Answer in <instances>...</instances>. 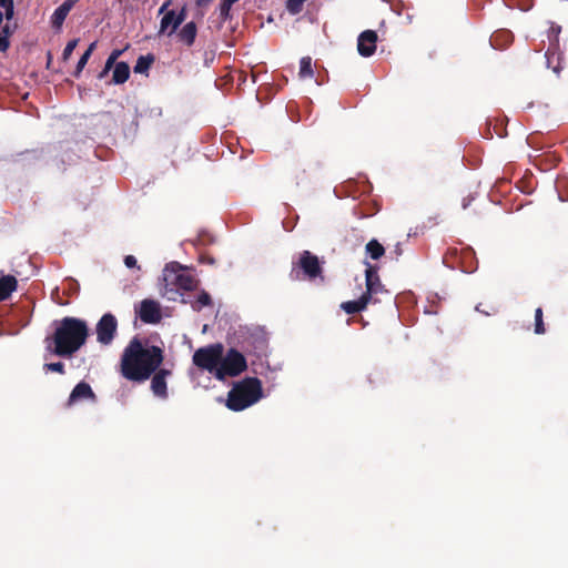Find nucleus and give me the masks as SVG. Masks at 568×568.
I'll use <instances>...</instances> for the list:
<instances>
[{
    "mask_svg": "<svg viewBox=\"0 0 568 568\" xmlns=\"http://www.w3.org/2000/svg\"><path fill=\"white\" fill-rule=\"evenodd\" d=\"M124 264L126 267H135L136 266V258L133 255H128L124 258Z\"/></svg>",
    "mask_w": 568,
    "mask_h": 568,
    "instance_id": "nucleus-30",
    "label": "nucleus"
},
{
    "mask_svg": "<svg viewBox=\"0 0 568 568\" xmlns=\"http://www.w3.org/2000/svg\"><path fill=\"white\" fill-rule=\"evenodd\" d=\"M124 50L115 49L111 52L110 57L118 60Z\"/></svg>",
    "mask_w": 568,
    "mask_h": 568,
    "instance_id": "nucleus-31",
    "label": "nucleus"
},
{
    "mask_svg": "<svg viewBox=\"0 0 568 568\" xmlns=\"http://www.w3.org/2000/svg\"><path fill=\"white\" fill-rule=\"evenodd\" d=\"M17 288V281L13 276L0 278V301L6 300Z\"/></svg>",
    "mask_w": 568,
    "mask_h": 568,
    "instance_id": "nucleus-17",
    "label": "nucleus"
},
{
    "mask_svg": "<svg viewBox=\"0 0 568 568\" xmlns=\"http://www.w3.org/2000/svg\"><path fill=\"white\" fill-rule=\"evenodd\" d=\"M90 51H85L82 57L80 58L78 64H77V70H75V75L78 77L82 70L84 69L85 64L88 63V60L90 59Z\"/></svg>",
    "mask_w": 568,
    "mask_h": 568,
    "instance_id": "nucleus-26",
    "label": "nucleus"
},
{
    "mask_svg": "<svg viewBox=\"0 0 568 568\" xmlns=\"http://www.w3.org/2000/svg\"><path fill=\"white\" fill-rule=\"evenodd\" d=\"M163 282L164 291L163 295L168 294V287L171 284H176L179 287L184 290H191L193 287V280L185 273L180 272V266L175 263L169 264L163 270Z\"/></svg>",
    "mask_w": 568,
    "mask_h": 568,
    "instance_id": "nucleus-7",
    "label": "nucleus"
},
{
    "mask_svg": "<svg viewBox=\"0 0 568 568\" xmlns=\"http://www.w3.org/2000/svg\"><path fill=\"white\" fill-rule=\"evenodd\" d=\"M306 0H287L286 8L292 14H296L302 10Z\"/></svg>",
    "mask_w": 568,
    "mask_h": 568,
    "instance_id": "nucleus-23",
    "label": "nucleus"
},
{
    "mask_svg": "<svg viewBox=\"0 0 568 568\" xmlns=\"http://www.w3.org/2000/svg\"><path fill=\"white\" fill-rule=\"evenodd\" d=\"M95 47H97V42H92V43L89 45V48H88V50H87V51H90V55H91V54H92V52L94 51Z\"/></svg>",
    "mask_w": 568,
    "mask_h": 568,
    "instance_id": "nucleus-33",
    "label": "nucleus"
},
{
    "mask_svg": "<svg viewBox=\"0 0 568 568\" xmlns=\"http://www.w3.org/2000/svg\"><path fill=\"white\" fill-rule=\"evenodd\" d=\"M153 62L152 57H140L136 61V64L134 65V72L136 73H143L149 70Z\"/></svg>",
    "mask_w": 568,
    "mask_h": 568,
    "instance_id": "nucleus-21",
    "label": "nucleus"
},
{
    "mask_svg": "<svg viewBox=\"0 0 568 568\" xmlns=\"http://www.w3.org/2000/svg\"><path fill=\"white\" fill-rule=\"evenodd\" d=\"M159 14H163L160 23V33L173 34L178 27L185 19V9H181L179 12L169 10V2L162 4L159 10Z\"/></svg>",
    "mask_w": 568,
    "mask_h": 568,
    "instance_id": "nucleus-8",
    "label": "nucleus"
},
{
    "mask_svg": "<svg viewBox=\"0 0 568 568\" xmlns=\"http://www.w3.org/2000/svg\"><path fill=\"white\" fill-rule=\"evenodd\" d=\"M193 363L219 381L240 375L246 369L245 357L236 349L224 351L222 344L201 347L193 355Z\"/></svg>",
    "mask_w": 568,
    "mask_h": 568,
    "instance_id": "nucleus-1",
    "label": "nucleus"
},
{
    "mask_svg": "<svg viewBox=\"0 0 568 568\" xmlns=\"http://www.w3.org/2000/svg\"><path fill=\"white\" fill-rule=\"evenodd\" d=\"M44 367L48 371H51V372H58V373H62L63 372V364L60 363V362L45 364Z\"/></svg>",
    "mask_w": 568,
    "mask_h": 568,
    "instance_id": "nucleus-29",
    "label": "nucleus"
},
{
    "mask_svg": "<svg viewBox=\"0 0 568 568\" xmlns=\"http://www.w3.org/2000/svg\"><path fill=\"white\" fill-rule=\"evenodd\" d=\"M78 42L79 40L78 39H74V40H71L67 43L64 50H63V53H62V59L64 61H68L70 59V57L72 55L74 49L77 48L78 45Z\"/></svg>",
    "mask_w": 568,
    "mask_h": 568,
    "instance_id": "nucleus-24",
    "label": "nucleus"
},
{
    "mask_svg": "<svg viewBox=\"0 0 568 568\" xmlns=\"http://www.w3.org/2000/svg\"><path fill=\"white\" fill-rule=\"evenodd\" d=\"M366 252L373 260H378L384 255L385 250L376 240H372L366 244Z\"/></svg>",
    "mask_w": 568,
    "mask_h": 568,
    "instance_id": "nucleus-19",
    "label": "nucleus"
},
{
    "mask_svg": "<svg viewBox=\"0 0 568 568\" xmlns=\"http://www.w3.org/2000/svg\"><path fill=\"white\" fill-rule=\"evenodd\" d=\"M298 75L301 79L313 77L312 59L310 57L302 58Z\"/></svg>",
    "mask_w": 568,
    "mask_h": 568,
    "instance_id": "nucleus-20",
    "label": "nucleus"
},
{
    "mask_svg": "<svg viewBox=\"0 0 568 568\" xmlns=\"http://www.w3.org/2000/svg\"><path fill=\"white\" fill-rule=\"evenodd\" d=\"M115 62H116V60L109 55V58L105 62L104 69L100 73V78H103L112 68L114 69V65L116 64Z\"/></svg>",
    "mask_w": 568,
    "mask_h": 568,
    "instance_id": "nucleus-28",
    "label": "nucleus"
},
{
    "mask_svg": "<svg viewBox=\"0 0 568 568\" xmlns=\"http://www.w3.org/2000/svg\"><path fill=\"white\" fill-rule=\"evenodd\" d=\"M239 0H223L220 4V17L226 20L230 17L232 6Z\"/></svg>",
    "mask_w": 568,
    "mask_h": 568,
    "instance_id": "nucleus-22",
    "label": "nucleus"
},
{
    "mask_svg": "<svg viewBox=\"0 0 568 568\" xmlns=\"http://www.w3.org/2000/svg\"><path fill=\"white\" fill-rule=\"evenodd\" d=\"M170 375V371L168 369H160L152 378L151 382V388L155 396H159L161 398L166 397V376Z\"/></svg>",
    "mask_w": 568,
    "mask_h": 568,
    "instance_id": "nucleus-13",
    "label": "nucleus"
},
{
    "mask_svg": "<svg viewBox=\"0 0 568 568\" xmlns=\"http://www.w3.org/2000/svg\"><path fill=\"white\" fill-rule=\"evenodd\" d=\"M130 77V67L125 62H118L113 69L112 80L115 84L124 83Z\"/></svg>",
    "mask_w": 568,
    "mask_h": 568,
    "instance_id": "nucleus-15",
    "label": "nucleus"
},
{
    "mask_svg": "<svg viewBox=\"0 0 568 568\" xmlns=\"http://www.w3.org/2000/svg\"><path fill=\"white\" fill-rule=\"evenodd\" d=\"M13 0H0V51L9 48V37L13 32Z\"/></svg>",
    "mask_w": 568,
    "mask_h": 568,
    "instance_id": "nucleus-6",
    "label": "nucleus"
},
{
    "mask_svg": "<svg viewBox=\"0 0 568 568\" xmlns=\"http://www.w3.org/2000/svg\"><path fill=\"white\" fill-rule=\"evenodd\" d=\"M377 33L373 30L362 32L357 41V50L362 57H371L376 49Z\"/></svg>",
    "mask_w": 568,
    "mask_h": 568,
    "instance_id": "nucleus-11",
    "label": "nucleus"
},
{
    "mask_svg": "<svg viewBox=\"0 0 568 568\" xmlns=\"http://www.w3.org/2000/svg\"><path fill=\"white\" fill-rule=\"evenodd\" d=\"M366 292L358 300L342 303L341 307L347 314H354L366 308L373 296L383 292L377 271L371 264H366L365 270Z\"/></svg>",
    "mask_w": 568,
    "mask_h": 568,
    "instance_id": "nucleus-5",
    "label": "nucleus"
},
{
    "mask_svg": "<svg viewBox=\"0 0 568 568\" xmlns=\"http://www.w3.org/2000/svg\"><path fill=\"white\" fill-rule=\"evenodd\" d=\"M92 397H93V392H92L91 387L85 383H80L72 390L69 402L74 403L82 398H92Z\"/></svg>",
    "mask_w": 568,
    "mask_h": 568,
    "instance_id": "nucleus-16",
    "label": "nucleus"
},
{
    "mask_svg": "<svg viewBox=\"0 0 568 568\" xmlns=\"http://www.w3.org/2000/svg\"><path fill=\"white\" fill-rule=\"evenodd\" d=\"M301 267L310 277H315L320 274L321 267L316 256L312 255L310 252H304L301 257Z\"/></svg>",
    "mask_w": 568,
    "mask_h": 568,
    "instance_id": "nucleus-14",
    "label": "nucleus"
},
{
    "mask_svg": "<svg viewBox=\"0 0 568 568\" xmlns=\"http://www.w3.org/2000/svg\"><path fill=\"white\" fill-rule=\"evenodd\" d=\"M195 36L196 27L193 22L186 23L179 33L181 41L187 45H191L194 42Z\"/></svg>",
    "mask_w": 568,
    "mask_h": 568,
    "instance_id": "nucleus-18",
    "label": "nucleus"
},
{
    "mask_svg": "<svg viewBox=\"0 0 568 568\" xmlns=\"http://www.w3.org/2000/svg\"><path fill=\"white\" fill-rule=\"evenodd\" d=\"M212 0H196V3L197 6L202 7V6H206L207 3H210Z\"/></svg>",
    "mask_w": 568,
    "mask_h": 568,
    "instance_id": "nucleus-32",
    "label": "nucleus"
},
{
    "mask_svg": "<svg viewBox=\"0 0 568 568\" xmlns=\"http://www.w3.org/2000/svg\"><path fill=\"white\" fill-rule=\"evenodd\" d=\"M162 361L163 353L160 347L133 339L122 355L121 371L125 378L142 382L155 372Z\"/></svg>",
    "mask_w": 568,
    "mask_h": 568,
    "instance_id": "nucleus-2",
    "label": "nucleus"
},
{
    "mask_svg": "<svg viewBox=\"0 0 568 568\" xmlns=\"http://www.w3.org/2000/svg\"><path fill=\"white\" fill-rule=\"evenodd\" d=\"M536 325H535V332L537 334H542L545 332L544 324H542V311L541 308L536 310Z\"/></svg>",
    "mask_w": 568,
    "mask_h": 568,
    "instance_id": "nucleus-25",
    "label": "nucleus"
},
{
    "mask_svg": "<svg viewBox=\"0 0 568 568\" xmlns=\"http://www.w3.org/2000/svg\"><path fill=\"white\" fill-rule=\"evenodd\" d=\"M139 316L144 323H158L161 320V310L158 302L144 300L139 307Z\"/></svg>",
    "mask_w": 568,
    "mask_h": 568,
    "instance_id": "nucleus-10",
    "label": "nucleus"
},
{
    "mask_svg": "<svg viewBox=\"0 0 568 568\" xmlns=\"http://www.w3.org/2000/svg\"><path fill=\"white\" fill-rule=\"evenodd\" d=\"M88 326L85 322L65 317L54 334V353L60 356L71 355L77 352L87 341Z\"/></svg>",
    "mask_w": 568,
    "mask_h": 568,
    "instance_id": "nucleus-3",
    "label": "nucleus"
},
{
    "mask_svg": "<svg viewBox=\"0 0 568 568\" xmlns=\"http://www.w3.org/2000/svg\"><path fill=\"white\" fill-rule=\"evenodd\" d=\"M210 304V296L206 293H202L199 295L196 300V304L194 305V308L200 310L203 306H206Z\"/></svg>",
    "mask_w": 568,
    "mask_h": 568,
    "instance_id": "nucleus-27",
    "label": "nucleus"
},
{
    "mask_svg": "<svg viewBox=\"0 0 568 568\" xmlns=\"http://www.w3.org/2000/svg\"><path fill=\"white\" fill-rule=\"evenodd\" d=\"M262 384L257 378L247 377L236 383L229 392L226 406L235 412L257 403L262 397Z\"/></svg>",
    "mask_w": 568,
    "mask_h": 568,
    "instance_id": "nucleus-4",
    "label": "nucleus"
},
{
    "mask_svg": "<svg viewBox=\"0 0 568 568\" xmlns=\"http://www.w3.org/2000/svg\"><path fill=\"white\" fill-rule=\"evenodd\" d=\"M78 0H65L61 6H59L52 17H51V23L53 27L60 29L67 18V16L69 14V12L71 11V9L74 7L75 2Z\"/></svg>",
    "mask_w": 568,
    "mask_h": 568,
    "instance_id": "nucleus-12",
    "label": "nucleus"
},
{
    "mask_svg": "<svg viewBox=\"0 0 568 568\" xmlns=\"http://www.w3.org/2000/svg\"><path fill=\"white\" fill-rule=\"evenodd\" d=\"M118 322L116 318L108 313L104 314L97 324V339L103 345H109L116 333Z\"/></svg>",
    "mask_w": 568,
    "mask_h": 568,
    "instance_id": "nucleus-9",
    "label": "nucleus"
}]
</instances>
